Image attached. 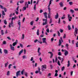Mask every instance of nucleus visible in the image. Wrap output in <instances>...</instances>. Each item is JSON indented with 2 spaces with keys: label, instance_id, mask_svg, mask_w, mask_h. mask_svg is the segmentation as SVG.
Returning <instances> with one entry per match:
<instances>
[{
  "label": "nucleus",
  "instance_id": "f257e3e1",
  "mask_svg": "<svg viewBox=\"0 0 78 78\" xmlns=\"http://www.w3.org/2000/svg\"><path fill=\"white\" fill-rule=\"evenodd\" d=\"M78 29L76 27L75 28L74 32V34L75 37H76V34H78Z\"/></svg>",
  "mask_w": 78,
  "mask_h": 78
},
{
  "label": "nucleus",
  "instance_id": "f03ea898",
  "mask_svg": "<svg viewBox=\"0 0 78 78\" xmlns=\"http://www.w3.org/2000/svg\"><path fill=\"white\" fill-rule=\"evenodd\" d=\"M44 16L45 18H46V19L45 20V22L47 23V13L45 12L44 13Z\"/></svg>",
  "mask_w": 78,
  "mask_h": 78
},
{
  "label": "nucleus",
  "instance_id": "7ed1b4c3",
  "mask_svg": "<svg viewBox=\"0 0 78 78\" xmlns=\"http://www.w3.org/2000/svg\"><path fill=\"white\" fill-rule=\"evenodd\" d=\"M18 24L19 25V27H18V30H20V27H21V23H20V20H18Z\"/></svg>",
  "mask_w": 78,
  "mask_h": 78
},
{
  "label": "nucleus",
  "instance_id": "20e7f679",
  "mask_svg": "<svg viewBox=\"0 0 78 78\" xmlns=\"http://www.w3.org/2000/svg\"><path fill=\"white\" fill-rule=\"evenodd\" d=\"M20 70H19L17 72L16 74V77H19V75H20Z\"/></svg>",
  "mask_w": 78,
  "mask_h": 78
},
{
  "label": "nucleus",
  "instance_id": "39448f33",
  "mask_svg": "<svg viewBox=\"0 0 78 78\" xmlns=\"http://www.w3.org/2000/svg\"><path fill=\"white\" fill-rule=\"evenodd\" d=\"M13 20H11V23H9V28H11V26H12V27H14V26L13 25Z\"/></svg>",
  "mask_w": 78,
  "mask_h": 78
},
{
  "label": "nucleus",
  "instance_id": "423d86ee",
  "mask_svg": "<svg viewBox=\"0 0 78 78\" xmlns=\"http://www.w3.org/2000/svg\"><path fill=\"white\" fill-rule=\"evenodd\" d=\"M68 18L69 19V22H71L72 20L71 19H72V16H70V15L69 14L68 15Z\"/></svg>",
  "mask_w": 78,
  "mask_h": 78
},
{
  "label": "nucleus",
  "instance_id": "0eeeda50",
  "mask_svg": "<svg viewBox=\"0 0 78 78\" xmlns=\"http://www.w3.org/2000/svg\"><path fill=\"white\" fill-rule=\"evenodd\" d=\"M43 43H45L46 45H47V42L46 41V38H43Z\"/></svg>",
  "mask_w": 78,
  "mask_h": 78
},
{
  "label": "nucleus",
  "instance_id": "6e6552de",
  "mask_svg": "<svg viewBox=\"0 0 78 78\" xmlns=\"http://www.w3.org/2000/svg\"><path fill=\"white\" fill-rule=\"evenodd\" d=\"M58 59H59V60H61L62 59V61H61V63L62 64V62H63V61H64V59H63V58H61V57L60 56H58Z\"/></svg>",
  "mask_w": 78,
  "mask_h": 78
},
{
  "label": "nucleus",
  "instance_id": "1a4fd4ad",
  "mask_svg": "<svg viewBox=\"0 0 78 78\" xmlns=\"http://www.w3.org/2000/svg\"><path fill=\"white\" fill-rule=\"evenodd\" d=\"M40 50H41V48H38V49L37 52L38 53V56L41 55V53L40 52Z\"/></svg>",
  "mask_w": 78,
  "mask_h": 78
},
{
  "label": "nucleus",
  "instance_id": "9d476101",
  "mask_svg": "<svg viewBox=\"0 0 78 78\" xmlns=\"http://www.w3.org/2000/svg\"><path fill=\"white\" fill-rule=\"evenodd\" d=\"M10 49H11V50H12V51H14L15 50V49H14V47H12V45L11 44L10 45Z\"/></svg>",
  "mask_w": 78,
  "mask_h": 78
},
{
  "label": "nucleus",
  "instance_id": "9b49d317",
  "mask_svg": "<svg viewBox=\"0 0 78 78\" xmlns=\"http://www.w3.org/2000/svg\"><path fill=\"white\" fill-rule=\"evenodd\" d=\"M18 43V41L17 40H16V42L13 43L12 44L13 46H15V45H17V44Z\"/></svg>",
  "mask_w": 78,
  "mask_h": 78
},
{
  "label": "nucleus",
  "instance_id": "f8f14e48",
  "mask_svg": "<svg viewBox=\"0 0 78 78\" xmlns=\"http://www.w3.org/2000/svg\"><path fill=\"white\" fill-rule=\"evenodd\" d=\"M29 6V5L27 4V7H23V10H26L27 8H28Z\"/></svg>",
  "mask_w": 78,
  "mask_h": 78
},
{
  "label": "nucleus",
  "instance_id": "ddd939ff",
  "mask_svg": "<svg viewBox=\"0 0 78 78\" xmlns=\"http://www.w3.org/2000/svg\"><path fill=\"white\" fill-rule=\"evenodd\" d=\"M23 49H22L21 51H20V52H19V55L20 56L21 54L23 53Z\"/></svg>",
  "mask_w": 78,
  "mask_h": 78
},
{
  "label": "nucleus",
  "instance_id": "4468645a",
  "mask_svg": "<svg viewBox=\"0 0 78 78\" xmlns=\"http://www.w3.org/2000/svg\"><path fill=\"white\" fill-rule=\"evenodd\" d=\"M58 16L59 15H58V12H57L56 15L55 16V19H57L58 18Z\"/></svg>",
  "mask_w": 78,
  "mask_h": 78
},
{
  "label": "nucleus",
  "instance_id": "2eb2a0df",
  "mask_svg": "<svg viewBox=\"0 0 78 78\" xmlns=\"http://www.w3.org/2000/svg\"><path fill=\"white\" fill-rule=\"evenodd\" d=\"M65 51L64 53L65 56H66L67 55H68V54H69V53H68V51H67L66 50L65 51Z\"/></svg>",
  "mask_w": 78,
  "mask_h": 78
},
{
  "label": "nucleus",
  "instance_id": "dca6fc26",
  "mask_svg": "<svg viewBox=\"0 0 78 78\" xmlns=\"http://www.w3.org/2000/svg\"><path fill=\"white\" fill-rule=\"evenodd\" d=\"M58 46H61V44H62V42H61V40H59V41L58 42Z\"/></svg>",
  "mask_w": 78,
  "mask_h": 78
},
{
  "label": "nucleus",
  "instance_id": "f3484780",
  "mask_svg": "<svg viewBox=\"0 0 78 78\" xmlns=\"http://www.w3.org/2000/svg\"><path fill=\"white\" fill-rule=\"evenodd\" d=\"M50 5H51V4H49L48 5V11H51V9H50Z\"/></svg>",
  "mask_w": 78,
  "mask_h": 78
},
{
  "label": "nucleus",
  "instance_id": "a211bd4d",
  "mask_svg": "<svg viewBox=\"0 0 78 78\" xmlns=\"http://www.w3.org/2000/svg\"><path fill=\"white\" fill-rule=\"evenodd\" d=\"M4 52L5 54H8V51L7 50L4 49Z\"/></svg>",
  "mask_w": 78,
  "mask_h": 78
},
{
  "label": "nucleus",
  "instance_id": "6ab92c4d",
  "mask_svg": "<svg viewBox=\"0 0 78 78\" xmlns=\"http://www.w3.org/2000/svg\"><path fill=\"white\" fill-rule=\"evenodd\" d=\"M49 13L48 15V17L49 19H50V11H48Z\"/></svg>",
  "mask_w": 78,
  "mask_h": 78
},
{
  "label": "nucleus",
  "instance_id": "aec40b11",
  "mask_svg": "<svg viewBox=\"0 0 78 78\" xmlns=\"http://www.w3.org/2000/svg\"><path fill=\"white\" fill-rule=\"evenodd\" d=\"M37 34L38 36H39V29H38L37 30Z\"/></svg>",
  "mask_w": 78,
  "mask_h": 78
},
{
  "label": "nucleus",
  "instance_id": "412c9836",
  "mask_svg": "<svg viewBox=\"0 0 78 78\" xmlns=\"http://www.w3.org/2000/svg\"><path fill=\"white\" fill-rule=\"evenodd\" d=\"M59 5L60 6V7H63V4L62 2H61L59 3Z\"/></svg>",
  "mask_w": 78,
  "mask_h": 78
},
{
  "label": "nucleus",
  "instance_id": "4be33fe9",
  "mask_svg": "<svg viewBox=\"0 0 78 78\" xmlns=\"http://www.w3.org/2000/svg\"><path fill=\"white\" fill-rule=\"evenodd\" d=\"M24 2H25V1L23 0H21L20 1V3H21V4L23 3H24Z\"/></svg>",
  "mask_w": 78,
  "mask_h": 78
},
{
  "label": "nucleus",
  "instance_id": "5701e85b",
  "mask_svg": "<svg viewBox=\"0 0 78 78\" xmlns=\"http://www.w3.org/2000/svg\"><path fill=\"white\" fill-rule=\"evenodd\" d=\"M34 9L35 11H36V4H34Z\"/></svg>",
  "mask_w": 78,
  "mask_h": 78
},
{
  "label": "nucleus",
  "instance_id": "b1692460",
  "mask_svg": "<svg viewBox=\"0 0 78 78\" xmlns=\"http://www.w3.org/2000/svg\"><path fill=\"white\" fill-rule=\"evenodd\" d=\"M67 66L68 67H69L70 66V61L69 60H68V64H67Z\"/></svg>",
  "mask_w": 78,
  "mask_h": 78
},
{
  "label": "nucleus",
  "instance_id": "393cba45",
  "mask_svg": "<svg viewBox=\"0 0 78 78\" xmlns=\"http://www.w3.org/2000/svg\"><path fill=\"white\" fill-rule=\"evenodd\" d=\"M70 12H72V14H73V13H74V12H75L74 10H73V9H71L70 10Z\"/></svg>",
  "mask_w": 78,
  "mask_h": 78
},
{
  "label": "nucleus",
  "instance_id": "a878e982",
  "mask_svg": "<svg viewBox=\"0 0 78 78\" xmlns=\"http://www.w3.org/2000/svg\"><path fill=\"white\" fill-rule=\"evenodd\" d=\"M4 23H5V25H7V21L6 20H5L4 21Z\"/></svg>",
  "mask_w": 78,
  "mask_h": 78
},
{
  "label": "nucleus",
  "instance_id": "bb28decb",
  "mask_svg": "<svg viewBox=\"0 0 78 78\" xmlns=\"http://www.w3.org/2000/svg\"><path fill=\"white\" fill-rule=\"evenodd\" d=\"M58 56H61L62 55V54L61 53V52H59L58 53Z\"/></svg>",
  "mask_w": 78,
  "mask_h": 78
},
{
  "label": "nucleus",
  "instance_id": "cd10ccee",
  "mask_svg": "<svg viewBox=\"0 0 78 78\" xmlns=\"http://www.w3.org/2000/svg\"><path fill=\"white\" fill-rule=\"evenodd\" d=\"M44 69H46V68H44L43 67L41 68V70L42 72H44V71L45 70Z\"/></svg>",
  "mask_w": 78,
  "mask_h": 78
},
{
  "label": "nucleus",
  "instance_id": "c85d7f7f",
  "mask_svg": "<svg viewBox=\"0 0 78 78\" xmlns=\"http://www.w3.org/2000/svg\"><path fill=\"white\" fill-rule=\"evenodd\" d=\"M8 64H9V63H8V62H7V63H6L5 64V67H6V66H7V65H8Z\"/></svg>",
  "mask_w": 78,
  "mask_h": 78
},
{
  "label": "nucleus",
  "instance_id": "c756f323",
  "mask_svg": "<svg viewBox=\"0 0 78 78\" xmlns=\"http://www.w3.org/2000/svg\"><path fill=\"white\" fill-rule=\"evenodd\" d=\"M49 23L50 24H51V23H52V19H51V18L50 19V20Z\"/></svg>",
  "mask_w": 78,
  "mask_h": 78
},
{
  "label": "nucleus",
  "instance_id": "7c9ffc66",
  "mask_svg": "<svg viewBox=\"0 0 78 78\" xmlns=\"http://www.w3.org/2000/svg\"><path fill=\"white\" fill-rule=\"evenodd\" d=\"M68 30H71V27H70V26L69 25L68 26Z\"/></svg>",
  "mask_w": 78,
  "mask_h": 78
},
{
  "label": "nucleus",
  "instance_id": "2f4dec72",
  "mask_svg": "<svg viewBox=\"0 0 78 78\" xmlns=\"http://www.w3.org/2000/svg\"><path fill=\"white\" fill-rule=\"evenodd\" d=\"M57 64L58 65V66H61V64H60V62H59V60H58Z\"/></svg>",
  "mask_w": 78,
  "mask_h": 78
},
{
  "label": "nucleus",
  "instance_id": "473e14b6",
  "mask_svg": "<svg viewBox=\"0 0 78 78\" xmlns=\"http://www.w3.org/2000/svg\"><path fill=\"white\" fill-rule=\"evenodd\" d=\"M4 34V32H3V30H1V35H3Z\"/></svg>",
  "mask_w": 78,
  "mask_h": 78
},
{
  "label": "nucleus",
  "instance_id": "72a5a7b5",
  "mask_svg": "<svg viewBox=\"0 0 78 78\" xmlns=\"http://www.w3.org/2000/svg\"><path fill=\"white\" fill-rule=\"evenodd\" d=\"M64 69H65V67L63 66L62 68H61L62 71H63V70H64Z\"/></svg>",
  "mask_w": 78,
  "mask_h": 78
},
{
  "label": "nucleus",
  "instance_id": "f704fd0d",
  "mask_svg": "<svg viewBox=\"0 0 78 78\" xmlns=\"http://www.w3.org/2000/svg\"><path fill=\"white\" fill-rule=\"evenodd\" d=\"M2 14L3 15V16H5V13L4 12V11H2Z\"/></svg>",
  "mask_w": 78,
  "mask_h": 78
},
{
  "label": "nucleus",
  "instance_id": "c9c22d12",
  "mask_svg": "<svg viewBox=\"0 0 78 78\" xmlns=\"http://www.w3.org/2000/svg\"><path fill=\"white\" fill-rule=\"evenodd\" d=\"M69 3L70 5H73V2H69Z\"/></svg>",
  "mask_w": 78,
  "mask_h": 78
},
{
  "label": "nucleus",
  "instance_id": "e433bc0d",
  "mask_svg": "<svg viewBox=\"0 0 78 78\" xmlns=\"http://www.w3.org/2000/svg\"><path fill=\"white\" fill-rule=\"evenodd\" d=\"M20 45L21 48H23V44H22L20 43Z\"/></svg>",
  "mask_w": 78,
  "mask_h": 78
},
{
  "label": "nucleus",
  "instance_id": "4c0bfd02",
  "mask_svg": "<svg viewBox=\"0 0 78 78\" xmlns=\"http://www.w3.org/2000/svg\"><path fill=\"white\" fill-rule=\"evenodd\" d=\"M3 44L4 45H5V44H6V42L5 41H4L3 42Z\"/></svg>",
  "mask_w": 78,
  "mask_h": 78
},
{
  "label": "nucleus",
  "instance_id": "58836bf2",
  "mask_svg": "<svg viewBox=\"0 0 78 78\" xmlns=\"http://www.w3.org/2000/svg\"><path fill=\"white\" fill-rule=\"evenodd\" d=\"M3 9L4 10L5 12H6V11H7V10L6 9V8H3Z\"/></svg>",
  "mask_w": 78,
  "mask_h": 78
},
{
  "label": "nucleus",
  "instance_id": "ea45409f",
  "mask_svg": "<svg viewBox=\"0 0 78 78\" xmlns=\"http://www.w3.org/2000/svg\"><path fill=\"white\" fill-rule=\"evenodd\" d=\"M42 67H44V68H46V69H47V66H46V65H43L42 66Z\"/></svg>",
  "mask_w": 78,
  "mask_h": 78
},
{
  "label": "nucleus",
  "instance_id": "a19ab883",
  "mask_svg": "<svg viewBox=\"0 0 78 78\" xmlns=\"http://www.w3.org/2000/svg\"><path fill=\"white\" fill-rule=\"evenodd\" d=\"M7 75L9 76V71H8L7 73Z\"/></svg>",
  "mask_w": 78,
  "mask_h": 78
},
{
  "label": "nucleus",
  "instance_id": "79ce46f5",
  "mask_svg": "<svg viewBox=\"0 0 78 78\" xmlns=\"http://www.w3.org/2000/svg\"><path fill=\"white\" fill-rule=\"evenodd\" d=\"M66 37V35L65 34H64V35L63 37V39H65Z\"/></svg>",
  "mask_w": 78,
  "mask_h": 78
},
{
  "label": "nucleus",
  "instance_id": "37998d69",
  "mask_svg": "<svg viewBox=\"0 0 78 78\" xmlns=\"http://www.w3.org/2000/svg\"><path fill=\"white\" fill-rule=\"evenodd\" d=\"M47 23H46V22H45V23L43 22V25H47Z\"/></svg>",
  "mask_w": 78,
  "mask_h": 78
},
{
  "label": "nucleus",
  "instance_id": "c03bdc74",
  "mask_svg": "<svg viewBox=\"0 0 78 78\" xmlns=\"http://www.w3.org/2000/svg\"><path fill=\"white\" fill-rule=\"evenodd\" d=\"M12 66V64H10L9 65V69H11V66Z\"/></svg>",
  "mask_w": 78,
  "mask_h": 78
},
{
  "label": "nucleus",
  "instance_id": "a18cd8bd",
  "mask_svg": "<svg viewBox=\"0 0 78 78\" xmlns=\"http://www.w3.org/2000/svg\"><path fill=\"white\" fill-rule=\"evenodd\" d=\"M27 72H25V75L26 76V77H27V76H28V75H27Z\"/></svg>",
  "mask_w": 78,
  "mask_h": 78
},
{
  "label": "nucleus",
  "instance_id": "49530a36",
  "mask_svg": "<svg viewBox=\"0 0 78 78\" xmlns=\"http://www.w3.org/2000/svg\"><path fill=\"white\" fill-rule=\"evenodd\" d=\"M59 31L60 32V33H63V30L62 29H60Z\"/></svg>",
  "mask_w": 78,
  "mask_h": 78
},
{
  "label": "nucleus",
  "instance_id": "de8ad7c7",
  "mask_svg": "<svg viewBox=\"0 0 78 78\" xmlns=\"http://www.w3.org/2000/svg\"><path fill=\"white\" fill-rule=\"evenodd\" d=\"M23 72H24V69H23V70H22V71L21 72V75L23 74Z\"/></svg>",
  "mask_w": 78,
  "mask_h": 78
},
{
  "label": "nucleus",
  "instance_id": "09e8293b",
  "mask_svg": "<svg viewBox=\"0 0 78 78\" xmlns=\"http://www.w3.org/2000/svg\"><path fill=\"white\" fill-rule=\"evenodd\" d=\"M16 19V16H15L14 17H12V20H13V19Z\"/></svg>",
  "mask_w": 78,
  "mask_h": 78
},
{
  "label": "nucleus",
  "instance_id": "8fccbe9b",
  "mask_svg": "<svg viewBox=\"0 0 78 78\" xmlns=\"http://www.w3.org/2000/svg\"><path fill=\"white\" fill-rule=\"evenodd\" d=\"M53 54L52 53L51 54V56L50 57V58H51L53 57Z\"/></svg>",
  "mask_w": 78,
  "mask_h": 78
},
{
  "label": "nucleus",
  "instance_id": "3c124183",
  "mask_svg": "<svg viewBox=\"0 0 78 78\" xmlns=\"http://www.w3.org/2000/svg\"><path fill=\"white\" fill-rule=\"evenodd\" d=\"M38 42H39V43H40L41 44H42V42L41 41H40L39 40L38 41Z\"/></svg>",
  "mask_w": 78,
  "mask_h": 78
},
{
  "label": "nucleus",
  "instance_id": "603ef678",
  "mask_svg": "<svg viewBox=\"0 0 78 78\" xmlns=\"http://www.w3.org/2000/svg\"><path fill=\"white\" fill-rule=\"evenodd\" d=\"M46 31L47 32V33H49V31H50V30H49V29L48 28L47 29Z\"/></svg>",
  "mask_w": 78,
  "mask_h": 78
},
{
  "label": "nucleus",
  "instance_id": "864d4df0",
  "mask_svg": "<svg viewBox=\"0 0 78 78\" xmlns=\"http://www.w3.org/2000/svg\"><path fill=\"white\" fill-rule=\"evenodd\" d=\"M0 7L1 9H3V6L2 5H0Z\"/></svg>",
  "mask_w": 78,
  "mask_h": 78
},
{
  "label": "nucleus",
  "instance_id": "5fc2aeb1",
  "mask_svg": "<svg viewBox=\"0 0 78 78\" xmlns=\"http://www.w3.org/2000/svg\"><path fill=\"white\" fill-rule=\"evenodd\" d=\"M57 61H58V58H57V57H56L55 59V62H57Z\"/></svg>",
  "mask_w": 78,
  "mask_h": 78
},
{
  "label": "nucleus",
  "instance_id": "6e6d98bb",
  "mask_svg": "<svg viewBox=\"0 0 78 78\" xmlns=\"http://www.w3.org/2000/svg\"><path fill=\"white\" fill-rule=\"evenodd\" d=\"M76 47H78V42H77V43H76Z\"/></svg>",
  "mask_w": 78,
  "mask_h": 78
},
{
  "label": "nucleus",
  "instance_id": "4d7b16f0",
  "mask_svg": "<svg viewBox=\"0 0 78 78\" xmlns=\"http://www.w3.org/2000/svg\"><path fill=\"white\" fill-rule=\"evenodd\" d=\"M31 25H33V21H32L30 22Z\"/></svg>",
  "mask_w": 78,
  "mask_h": 78
},
{
  "label": "nucleus",
  "instance_id": "13d9d810",
  "mask_svg": "<svg viewBox=\"0 0 78 78\" xmlns=\"http://www.w3.org/2000/svg\"><path fill=\"white\" fill-rule=\"evenodd\" d=\"M58 36H60V33L59 31H58Z\"/></svg>",
  "mask_w": 78,
  "mask_h": 78
},
{
  "label": "nucleus",
  "instance_id": "bf43d9fd",
  "mask_svg": "<svg viewBox=\"0 0 78 78\" xmlns=\"http://www.w3.org/2000/svg\"><path fill=\"white\" fill-rule=\"evenodd\" d=\"M66 47H67V48H68V47H69V44H66Z\"/></svg>",
  "mask_w": 78,
  "mask_h": 78
},
{
  "label": "nucleus",
  "instance_id": "052dcab7",
  "mask_svg": "<svg viewBox=\"0 0 78 78\" xmlns=\"http://www.w3.org/2000/svg\"><path fill=\"white\" fill-rule=\"evenodd\" d=\"M58 74L57 73H55V76H58Z\"/></svg>",
  "mask_w": 78,
  "mask_h": 78
},
{
  "label": "nucleus",
  "instance_id": "680f3d73",
  "mask_svg": "<svg viewBox=\"0 0 78 78\" xmlns=\"http://www.w3.org/2000/svg\"><path fill=\"white\" fill-rule=\"evenodd\" d=\"M37 41H38V40L37 39H36L34 41V42H35V43H36V42Z\"/></svg>",
  "mask_w": 78,
  "mask_h": 78
},
{
  "label": "nucleus",
  "instance_id": "e2e57ef3",
  "mask_svg": "<svg viewBox=\"0 0 78 78\" xmlns=\"http://www.w3.org/2000/svg\"><path fill=\"white\" fill-rule=\"evenodd\" d=\"M36 28V27L34 26L33 27V28L32 29V30H34Z\"/></svg>",
  "mask_w": 78,
  "mask_h": 78
},
{
  "label": "nucleus",
  "instance_id": "0e129e2a",
  "mask_svg": "<svg viewBox=\"0 0 78 78\" xmlns=\"http://www.w3.org/2000/svg\"><path fill=\"white\" fill-rule=\"evenodd\" d=\"M42 12H43V10H42V9H41L40 11V13H42Z\"/></svg>",
  "mask_w": 78,
  "mask_h": 78
},
{
  "label": "nucleus",
  "instance_id": "69168bd1",
  "mask_svg": "<svg viewBox=\"0 0 78 78\" xmlns=\"http://www.w3.org/2000/svg\"><path fill=\"white\" fill-rule=\"evenodd\" d=\"M5 34H8V30H6L5 31Z\"/></svg>",
  "mask_w": 78,
  "mask_h": 78
},
{
  "label": "nucleus",
  "instance_id": "338daca9",
  "mask_svg": "<svg viewBox=\"0 0 78 78\" xmlns=\"http://www.w3.org/2000/svg\"><path fill=\"white\" fill-rule=\"evenodd\" d=\"M73 71H71L70 72L71 73V75L72 76V75H73Z\"/></svg>",
  "mask_w": 78,
  "mask_h": 78
},
{
  "label": "nucleus",
  "instance_id": "774afa93",
  "mask_svg": "<svg viewBox=\"0 0 78 78\" xmlns=\"http://www.w3.org/2000/svg\"><path fill=\"white\" fill-rule=\"evenodd\" d=\"M63 24H66V22L64 20L63 21Z\"/></svg>",
  "mask_w": 78,
  "mask_h": 78
}]
</instances>
